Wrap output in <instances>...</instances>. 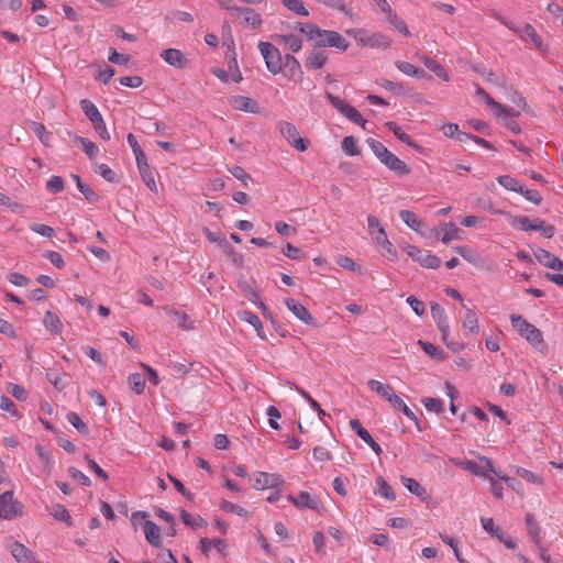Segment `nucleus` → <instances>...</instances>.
<instances>
[{"mask_svg":"<svg viewBox=\"0 0 563 563\" xmlns=\"http://www.w3.org/2000/svg\"><path fill=\"white\" fill-rule=\"evenodd\" d=\"M475 93L476 96L483 100L494 112L497 119H505L507 117H518L520 114L519 111H515L509 109L501 103L495 101L489 93L484 90L479 85L475 84Z\"/></svg>","mask_w":563,"mask_h":563,"instance_id":"6e6552de","label":"nucleus"},{"mask_svg":"<svg viewBox=\"0 0 563 563\" xmlns=\"http://www.w3.org/2000/svg\"><path fill=\"white\" fill-rule=\"evenodd\" d=\"M287 499L299 510L311 509L319 510L321 507L320 499L308 492H301L298 496L288 495Z\"/></svg>","mask_w":563,"mask_h":563,"instance_id":"4468645a","label":"nucleus"},{"mask_svg":"<svg viewBox=\"0 0 563 563\" xmlns=\"http://www.w3.org/2000/svg\"><path fill=\"white\" fill-rule=\"evenodd\" d=\"M66 374H60L57 372H48L46 374L47 380L58 390H63L66 386L64 382V377Z\"/></svg>","mask_w":563,"mask_h":563,"instance_id":"e2e57ef3","label":"nucleus"},{"mask_svg":"<svg viewBox=\"0 0 563 563\" xmlns=\"http://www.w3.org/2000/svg\"><path fill=\"white\" fill-rule=\"evenodd\" d=\"M347 34L362 46L369 48L387 49L391 45V38L382 32H368L364 29H351Z\"/></svg>","mask_w":563,"mask_h":563,"instance_id":"39448f33","label":"nucleus"},{"mask_svg":"<svg viewBox=\"0 0 563 563\" xmlns=\"http://www.w3.org/2000/svg\"><path fill=\"white\" fill-rule=\"evenodd\" d=\"M282 3L289 10L300 16H308L309 11L301 0H282Z\"/></svg>","mask_w":563,"mask_h":563,"instance_id":"79ce46f5","label":"nucleus"},{"mask_svg":"<svg viewBox=\"0 0 563 563\" xmlns=\"http://www.w3.org/2000/svg\"><path fill=\"white\" fill-rule=\"evenodd\" d=\"M421 60L422 63L424 64V66L431 70L432 73H434L439 78H441L443 81H449L450 80V75L449 73L444 69V67L438 63L435 59L431 58V57H428V56H422L421 57Z\"/></svg>","mask_w":563,"mask_h":563,"instance_id":"473e14b6","label":"nucleus"},{"mask_svg":"<svg viewBox=\"0 0 563 563\" xmlns=\"http://www.w3.org/2000/svg\"><path fill=\"white\" fill-rule=\"evenodd\" d=\"M181 521L191 528H200V527H207V521L201 517H194L187 511L181 512Z\"/></svg>","mask_w":563,"mask_h":563,"instance_id":"8fccbe9b","label":"nucleus"},{"mask_svg":"<svg viewBox=\"0 0 563 563\" xmlns=\"http://www.w3.org/2000/svg\"><path fill=\"white\" fill-rule=\"evenodd\" d=\"M144 533H145V538L150 544H152L155 548L161 547V543H162L161 529L155 522H153L151 520H145Z\"/></svg>","mask_w":563,"mask_h":563,"instance_id":"a878e982","label":"nucleus"},{"mask_svg":"<svg viewBox=\"0 0 563 563\" xmlns=\"http://www.w3.org/2000/svg\"><path fill=\"white\" fill-rule=\"evenodd\" d=\"M439 230L443 233L441 242L449 244L452 241L462 240L464 232L455 227L452 222H444L440 224Z\"/></svg>","mask_w":563,"mask_h":563,"instance_id":"b1692460","label":"nucleus"},{"mask_svg":"<svg viewBox=\"0 0 563 563\" xmlns=\"http://www.w3.org/2000/svg\"><path fill=\"white\" fill-rule=\"evenodd\" d=\"M516 473L518 476H520L521 478H523L525 481H527L529 483H532L536 485L543 484V478L540 475H538L529 470H526L523 467H517Z\"/></svg>","mask_w":563,"mask_h":563,"instance_id":"3c124183","label":"nucleus"},{"mask_svg":"<svg viewBox=\"0 0 563 563\" xmlns=\"http://www.w3.org/2000/svg\"><path fill=\"white\" fill-rule=\"evenodd\" d=\"M328 99L331 102V104L343 115H345L347 113V111L350 110V108L352 107L351 104L346 103L341 98L333 96L331 93H328Z\"/></svg>","mask_w":563,"mask_h":563,"instance_id":"69168bd1","label":"nucleus"},{"mask_svg":"<svg viewBox=\"0 0 563 563\" xmlns=\"http://www.w3.org/2000/svg\"><path fill=\"white\" fill-rule=\"evenodd\" d=\"M31 129L44 145L48 144L51 134L46 131L44 124L38 122H32Z\"/></svg>","mask_w":563,"mask_h":563,"instance_id":"6e6d98bb","label":"nucleus"},{"mask_svg":"<svg viewBox=\"0 0 563 563\" xmlns=\"http://www.w3.org/2000/svg\"><path fill=\"white\" fill-rule=\"evenodd\" d=\"M258 49L265 60L266 68L273 75L282 73L288 80H300L302 69L300 63L291 54L282 55L280 51L269 42H260Z\"/></svg>","mask_w":563,"mask_h":563,"instance_id":"f257e3e1","label":"nucleus"},{"mask_svg":"<svg viewBox=\"0 0 563 563\" xmlns=\"http://www.w3.org/2000/svg\"><path fill=\"white\" fill-rule=\"evenodd\" d=\"M401 221L409 227L411 230L419 232L423 223L418 216L410 210H401L399 212Z\"/></svg>","mask_w":563,"mask_h":563,"instance_id":"f704fd0d","label":"nucleus"},{"mask_svg":"<svg viewBox=\"0 0 563 563\" xmlns=\"http://www.w3.org/2000/svg\"><path fill=\"white\" fill-rule=\"evenodd\" d=\"M404 486L413 495L421 498L422 500L428 499L429 495L424 487H422L416 479L409 477H402Z\"/></svg>","mask_w":563,"mask_h":563,"instance_id":"4c0bfd02","label":"nucleus"},{"mask_svg":"<svg viewBox=\"0 0 563 563\" xmlns=\"http://www.w3.org/2000/svg\"><path fill=\"white\" fill-rule=\"evenodd\" d=\"M328 99L331 102V104L343 115H345L347 113V111L350 110V108L352 107L351 104L346 103L341 98L333 96L331 93H328Z\"/></svg>","mask_w":563,"mask_h":563,"instance_id":"0e129e2a","label":"nucleus"},{"mask_svg":"<svg viewBox=\"0 0 563 563\" xmlns=\"http://www.w3.org/2000/svg\"><path fill=\"white\" fill-rule=\"evenodd\" d=\"M253 476L255 489L275 488L284 483L282 476L275 473L256 472Z\"/></svg>","mask_w":563,"mask_h":563,"instance_id":"2eb2a0df","label":"nucleus"},{"mask_svg":"<svg viewBox=\"0 0 563 563\" xmlns=\"http://www.w3.org/2000/svg\"><path fill=\"white\" fill-rule=\"evenodd\" d=\"M238 317L241 321L251 324L254 328V330L257 332L260 338H264V335L262 333L263 323H262L261 319L255 313H253L250 310H240V311H238Z\"/></svg>","mask_w":563,"mask_h":563,"instance_id":"7c9ffc66","label":"nucleus"},{"mask_svg":"<svg viewBox=\"0 0 563 563\" xmlns=\"http://www.w3.org/2000/svg\"><path fill=\"white\" fill-rule=\"evenodd\" d=\"M335 263L341 266L342 268L353 271V272H361L360 265H357L351 257L345 255H339L335 258Z\"/></svg>","mask_w":563,"mask_h":563,"instance_id":"680f3d73","label":"nucleus"},{"mask_svg":"<svg viewBox=\"0 0 563 563\" xmlns=\"http://www.w3.org/2000/svg\"><path fill=\"white\" fill-rule=\"evenodd\" d=\"M534 256L541 265L552 268V269L563 271V261H561L559 257H556L549 251L543 250V249H538L534 252Z\"/></svg>","mask_w":563,"mask_h":563,"instance_id":"412c9836","label":"nucleus"},{"mask_svg":"<svg viewBox=\"0 0 563 563\" xmlns=\"http://www.w3.org/2000/svg\"><path fill=\"white\" fill-rule=\"evenodd\" d=\"M386 128L394 133V135L401 142L406 143L407 145L419 148V146L413 142L411 136L404 132L400 126L397 125V123L393 121H388L385 123Z\"/></svg>","mask_w":563,"mask_h":563,"instance_id":"72a5a7b5","label":"nucleus"},{"mask_svg":"<svg viewBox=\"0 0 563 563\" xmlns=\"http://www.w3.org/2000/svg\"><path fill=\"white\" fill-rule=\"evenodd\" d=\"M80 108L92 124L103 119L98 108L88 99H82L80 101Z\"/></svg>","mask_w":563,"mask_h":563,"instance_id":"c9c22d12","label":"nucleus"},{"mask_svg":"<svg viewBox=\"0 0 563 563\" xmlns=\"http://www.w3.org/2000/svg\"><path fill=\"white\" fill-rule=\"evenodd\" d=\"M342 151L349 156H356L360 154V150L353 136H345L343 139Z\"/></svg>","mask_w":563,"mask_h":563,"instance_id":"5fc2aeb1","label":"nucleus"},{"mask_svg":"<svg viewBox=\"0 0 563 563\" xmlns=\"http://www.w3.org/2000/svg\"><path fill=\"white\" fill-rule=\"evenodd\" d=\"M9 550L18 563H31L34 560L32 551L18 541L12 542Z\"/></svg>","mask_w":563,"mask_h":563,"instance_id":"5701e85b","label":"nucleus"},{"mask_svg":"<svg viewBox=\"0 0 563 563\" xmlns=\"http://www.w3.org/2000/svg\"><path fill=\"white\" fill-rule=\"evenodd\" d=\"M296 27L317 47H334L345 52L350 46L349 41L336 31L322 30L313 23H297Z\"/></svg>","mask_w":563,"mask_h":563,"instance_id":"f03ea898","label":"nucleus"},{"mask_svg":"<svg viewBox=\"0 0 563 563\" xmlns=\"http://www.w3.org/2000/svg\"><path fill=\"white\" fill-rule=\"evenodd\" d=\"M463 307L465 308V314L462 323L464 333L466 335H477L479 332L477 314L473 309L467 308L464 305Z\"/></svg>","mask_w":563,"mask_h":563,"instance_id":"4be33fe9","label":"nucleus"},{"mask_svg":"<svg viewBox=\"0 0 563 563\" xmlns=\"http://www.w3.org/2000/svg\"><path fill=\"white\" fill-rule=\"evenodd\" d=\"M275 40L292 53H298L302 48V38L299 34H279Z\"/></svg>","mask_w":563,"mask_h":563,"instance_id":"393cba45","label":"nucleus"},{"mask_svg":"<svg viewBox=\"0 0 563 563\" xmlns=\"http://www.w3.org/2000/svg\"><path fill=\"white\" fill-rule=\"evenodd\" d=\"M387 18H388V23L390 24V26L393 29H395L396 31L401 33L404 36H410V31H409L408 25L400 16H398L395 12H393L389 15H387Z\"/></svg>","mask_w":563,"mask_h":563,"instance_id":"a19ab883","label":"nucleus"},{"mask_svg":"<svg viewBox=\"0 0 563 563\" xmlns=\"http://www.w3.org/2000/svg\"><path fill=\"white\" fill-rule=\"evenodd\" d=\"M164 310L167 314L173 316L177 322L178 327L183 330H192L194 329V322L190 320L189 316L186 312L176 310L172 307H165Z\"/></svg>","mask_w":563,"mask_h":563,"instance_id":"2f4dec72","label":"nucleus"},{"mask_svg":"<svg viewBox=\"0 0 563 563\" xmlns=\"http://www.w3.org/2000/svg\"><path fill=\"white\" fill-rule=\"evenodd\" d=\"M518 34L520 35L522 41L530 42L536 48L540 49L541 52L547 51V47L544 46L541 36L537 33L536 29L531 24L526 23L522 26V29L518 31Z\"/></svg>","mask_w":563,"mask_h":563,"instance_id":"6ab92c4d","label":"nucleus"},{"mask_svg":"<svg viewBox=\"0 0 563 563\" xmlns=\"http://www.w3.org/2000/svg\"><path fill=\"white\" fill-rule=\"evenodd\" d=\"M366 144L377 159L390 172L395 173L397 176H407L410 174L411 168L409 165L391 153L383 143L375 139H367Z\"/></svg>","mask_w":563,"mask_h":563,"instance_id":"7ed1b4c3","label":"nucleus"},{"mask_svg":"<svg viewBox=\"0 0 563 563\" xmlns=\"http://www.w3.org/2000/svg\"><path fill=\"white\" fill-rule=\"evenodd\" d=\"M497 181L500 186H503L507 190L515 191V192L522 191V184L509 175L498 176Z\"/></svg>","mask_w":563,"mask_h":563,"instance_id":"ea45409f","label":"nucleus"},{"mask_svg":"<svg viewBox=\"0 0 563 563\" xmlns=\"http://www.w3.org/2000/svg\"><path fill=\"white\" fill-rule=\"evenodd\" d=\"M328 60V55L324 51H312L305 60V66L308 69H320Z\"/></svg>","mask_w":563,"mask_h":563,"instance_id":"bb28decb","label":"nucleus"},{"mask_svg":"<svg viewBox=\"0 0 563 563\" xmlns=\"http://www.w3.org/2000/svg\"><path fill=\"white\" fill-rule=\"evenodd\" d=\"M220 508L223 511L235 514L239 517L247 518L250 516V512L245 508L231 501L223 500Z\"/></svg>","mask_w":563,"mask_h":563,"instance_id":"49530a36","label":"nucleus"},{"mask_svg":"<svg viewBox=\"0 0 563 563\" xmlns=\"http://www.w3.org/2000/svg\"><path fill=\"white\" fill-rule=\"evenodd\" d=\"M7 390L19 401H25L27 399L26 390L18 384L9 383Z\"/></svg>","mask_w":563,"mask_h":563,"instance_id":"052dcab7","label":"nucleus"},{"mask_svg":"<svg viewBox=\"0 0 563 563\" xmlns=\"http://www.w3.org/2000/svg\"><path fill=\"white\" fill-rule=\"evenodd\" d=\"M525 522L527 526L528 534L531 538L532 542L536 544V547H540V544L542 543L540 526L537 523L533 516L530 514L526 515Z\"/></svg>","mask_w":563,"mask_h":563,"instance_id":"c756f323","label":"nucleus"},{"mask_svg":"<svg viewBox=\"0 0 563 563\" xmlns=\"http://www.w3.org/2000/svg\"><path fill=\"white\" fill-rule=\"evenodd\" d=\"M162 59L175 67V68H184L187 65V58L185 54L177 48H167L161 52Z\"/></svg>","mask_w":563,"mask_h":563,"instance_id":"aec40b11","label":"nucleus"},{"mask_svg":"<svg viewBox=\"0 0 563 563\" xmlns=\"http://www.w3.org/2000/svg\"><path fill=\"white\" fill-rule=\"evenodd\" d=\"M483 529L489 533L492 537L498 539H501V536L504 534L501 528L499 526H496L493 518H482L481 519Z\"/></svg>","mask_w":563,"mask_h":563,"instance_id":"37998d69","label":"nucleus"},{"mask_svg":"<svg viewBox=\"0 0 563 563\" xmlns=\"http://www.w3.org/2000/svg\"><path fill=\"white\" fill-rule=\"evenodd\" d=\"M396 68L401 71L402 74L410 76V77H418L422 78L424 76V71L419 69L417 66L405 60H396L395 62Z\"/></svg>","mask_w":563,"mask_h":563,"instance_id":"58836bf2","label":"nucleus"},{"mask_svg":"<svg viewBox=\"0 0 563 563\" xmlns=\"http://www.w3.org/2000/svg\"><path fill=\"white\" fill-rule=\"evenodd\" d=\"M78 142L81 144L82 151L90 159H95L98 155L97 145L88 139L78 137Z\"/></svg>","mask_w":563,"mask_h":563,"instance_id":"13d9d810","label":"nucleus"},{"mask_svg":"<svg viewBox=\"0 0 563 563\" xmlns=\"http://www.w3.org/2000/svg\"><path fill=\"white\" fill-rule=\"evenodd\" d=\"M73 179L76 183V186L78 190L85 196V198L90 201L95 202L98 199L97 194L86 184H84L78 175H73Z\"/></svg>","mask_w":563,"mask_h":563,"instance_id":"c03bdc74","label":"nucleus"},{"mask_svg":"<svg viewBox=\"0 0 563 563\" xmlns=\"http://www.w3.org/2000/svg\"><path fill=\"white\" fill-rule=\"evenodd\" d=\"M44 327L54 335H60L63 331V323L59 317L52 311H46L43 319Z\"/></svg>","mask_w":563,"mask_h":563,"instance_id":"cd10ccee","label":"nucleus"},{"mask_svg":"<svg viewBox=\"0 0 563 563\" xmlns=\"http://www.w3.org/2000/svg\"><path fill=\"white\" fill-rule=\"evenodd\" d=\"M431 314H432V318L434 319L438 327L449 323L445 310L439 303L431 305Z\"/></svg>","mask_w":563,"mask_h":563,"instance_id":"603ef678","label":"nucleus"},{"mask_svg":"<svg viewBox=\"0 0 563 563\" xmlns=\"http://www.w3.org/2000/svg\"><path fill=\"white\" fill-rule=\"evenodd\" d=\"M285 305L300 321L314 325V318L302 303L294 298H287Z\"/></svg>","mask_w":563,"mask_h":563,"instance_id":"dca6fc26","label":"nucleus"},{"mask_svg":"<svg viewBox=\"0 0 563 563\" xmlns=\"http://www.w3.org/2000/svg\"><path fill=\"white\" fill-rule=\"evenodd\" d=\"M312 455L317 462H329L332 460L331 452L327 448L321 445H317L313 448Z\"/></svg>","mask_w":563,"mask_h":563,"instance_id":"338daca9","label":"nucleus"},{"mask_svg":"<svg viewBox=\"0 0 563 563\" xmlns=\"http://www.w3.org/2000/svg\"><path fill=\"white\" fill-rule=\"evenodd\" d=\"M229 102L233 109L239 111L249 113H258L260 111L258 103L254 99L246 96H233Z\"/></svg>","mask_w":563,"mask_h":563,"instance_id":"f3484780","label":"nucleus"},{"mask_svg":"<svg viewBox=\"0 0 563 563\" xmlns=\"http://www.w3.org/2000/svg\"><path fill=\"white\" fill-rule=\"evenodd\" d=\"M67 420L80 433H84V434L88 433L87 424L80 419V417L77 413H75V412L68 413Z\"/></svg>","mask_w":563,"mask_h":563,"instance_id":"774afa93","label":"nucleus"},{"mask_svg":"<svg viewBox=\"0 0 563 563\" xmlns=\"http://www.w3.org/2000/svg\"><path fill=\"white\" fill-rule=\"evenodd\" d=\"M367 224L369 234L373 236L377 244L384 242L388 238L385 229L380 225L379 220L376 217L368 216Z\"/></svg>","mask_w":563,"mask_h":563,"instance_id":"c85d7f7f","label":"nucleus"},{"mask_svg":"<svg viewBox=\"0 0 563 563\" xmlns=\"http://www.w3.org/2000/svg\"><path fill=\"white\" fill-rule=\"evenodd\" d=\"M421 402L423 404L424 408L428 411L441 413L444 410V405H443L442 400H440V399L432 398V397H426L421 400Z\"/></svg>","mask_w":563,"mask_h":563,"instance_id":"864d4df0","label":"nucleus"},{"mask_svg":"<svg viewBox=\"0 0 563 563\" xmlns=\"http://www.w3.org/2000/svg\"><path fill=\"white\" fill-rule=\"evenodd\" d=\"M23 512V505L14 499L13 492L7 490L0 495V519L12 520Z\"/></svg>","mask_w":563,"mask_h":563,"instance_id":"0eeeda50","label":"nucleus"},{"mask_svg":"<svg viewBox=\"0 0 563 563\" xmlns=\"http://www.w3.org/2000/svg\"><path fill=\"white\" fill-rule=\"evenodd\" d=\"M377 84L385 90L391 91L394 93H400L405 90L404 84L395 82L385 78L378 79Z\"/></svg>","mask_w":563,"mask_h":563,"instance_id":"bf43d9fd","label":"nucleus"},{"mask_svg":"<svg viewBox=\"0 0 563 563\" xmlns=\"http://www.w3.org/2000/svg\"><path fill=\"white\" fill-rule=\"evenodd\" d=\"M233 15L240 19L243 26L252 30H258L263 24L262 15L252 8H236Z\"/></svg>","mask_w":563,"mask_h":563,"instance_id":"f8f14e48","label":"nucleus"},{"mask_svg":"<svg viewBox=\"0 0 563 563\" xmlns=\"http://www.w3.org/2000/svg\"><path fill=\"white\" fill-rule=\"evenodd\" d=\"M223 254L231 260L232 263H234L236 266L243 265V255L239 252H236L231 244L228 242L223 244L221 247Z\"/></svg>","mask_w":563,"mask_h":563,"instance_id":"de8ad7c7","label":"nucleus"},{"mask_svg":"<svg viewBox=\"0 0 563 563\" xmlns=\"http://www.w3.org/2000/svg\"><path fill=\"white\" fill-rule=\"evenodd\" d=\"M464 470L468 471L475 476L483 477L485 479L489 478V474L496 473L492 461L486 456H479V463L472 460H466Z\"/></svg>","mask_w":563,"mask_h":563,"instance_id":"ddd939ff","label":"nucleus"},{"mask_svg":"<svg viewBox=\"0 0 563 563\" xmlns=\"http://www.w3.org/2000/svg\"><path fill=\"white\" fill-rule=\"evenodd\" d=\"M367 386L371 390L377 393L382 398L388 401L394 409L400 406L402 399L396 394L391 385L376 379H369Z\"/></svg>","mask_w":563,"mask_h":563,"instance_id":"9b49d317","label":"nucleus"},{"mask_svg":"<svg viewBox=\"0 0 563 563\" xmlns=\"http://www.w3.org/2000/svg\"><path fill=\"white\" fill-rule=\"evenodd\" d=\"M405 250L408 256L412 261L418 262L422 267L435 269L440 266V258L428 251L423 252L411 244H408Z\"/></svg>","mask_w":563,"mask_h":563,"instance_id":"9d476101","label":"nucleus"},{"mask_svg":"<svg viewBox=\"0 0 563 563\" xmlns=\"http://www.w3.org/2000/svg\"><path fill=\"white\" fill-rule=\"evenodd\" d=\"M49 514L53 518H55L58 521H62L66 523L68 527L73 526L71 517L68 512V510L65 508L62 504H54L51 509Z\"/></svg>","mask_w":563,"mask_h":563,"instance_id":"e433bc0d","label":"nucleus"},{"mask_svg":"<svg viewBox=\"0 0 563 563\" xmlns=\"http://www.w3.org/2000/svg\"><path fill=\"white\" fill-rule=\"evenodd\" d=\"M453 250L468 263H471L473 265L477 264L478 254L474 250H472L467 246H464V245L455 246V247H453Z\"/></svg>","mask_w":563,"mask_h":563,"instance_id":"09e8293b","label":"nucleus"},{"mask_svg":"<svg viewBox=\"0 0 563 563\" xmlns=\"http://www.w3.org/2000/svg\"><path fill=\"white\" fill-rule=\"evenodd\" d=\"M510 322L512 328L534 349L541 350L544 346L542 332L536 325L528 322L522 316L511 314Z\"/></svg>","mask_w":563,"mask_h":563,"instance_id":"20e7f679","label":"nucleus"},{"mask_svg":"<svg viewBox=\"0 0 563 563\" xmlns=\"http://www.w3.org/2000/svg\"><path fill=\"white\" fill-rule=\"evenodd\" d=\"M129 385L131 386L132 390L140 395L145 389V379L143 376L139 373L130 374L128 377Z\"/></svg>","mask_w":563,"mask_h":563,"instance_id":"a18cd8bd","label":"nucleus"},{"mask_svg":"<svg viewBox=\"0 0 563 563\" xmlns=\"http://www.w3.org/2000/svg\"><path fill=\"white\" fill-rule=\"evenodd\" d=\"M511 225L522 231H541L543 236L550 239L554 235V227L547 224L541 219H529L526 216L516 217L511 222Z\"/></svg>","mask_w":563,"mask_h":563,"instance_id":"423d86ee","label":"nucleus"},{"mask_svg":"<svg viewBox=\"0 0 563 563\" xmlns=\"http://www.w3.org/2000/svg\"><path fill=\"white\" fill-rule=\"evenodd\" d=\"M278 130L286 141L297 151L305 152L308 150V140L300 136L297 128L292 123L288 121H280L278 123Z\"/></svg>","mask_w":563,"mask_h":563,"instance_id":"1a4fd4ad","label":"nucleus"},{"mask_svg":"<svg viewBox=\"0 0 563 563\" xmlns=\"http://www.w3.org/2000/svg\"><path fill=\"white\" fill-rule=\"evenodd\" d=\"M136 165H137L139 173L142 177L143 181L146 184L147 188L153 192H157V185H156L155 178L153 176V173L151 170V167L147 163L146 155H144L140 158H136Z\"/></svg>","mask_w":563,"mask_h":563,"instance_id":"a211bd4d","label":"nucleus"},{"mask_svg":"<svg viewBox=\"0 0 563 563\" xmlns=\"http://www.w3.org/2000/svg\"><path fill=\"white\" fill-rule=\"evenodd\" d=\"M350 427L365 443L371 440V433L363 428L358 419H351Z\"/></svg>","mask_w":563,"mask_h":563,"instance_id":"4d7b16f0","label":"nucleus"}]
</instances>
